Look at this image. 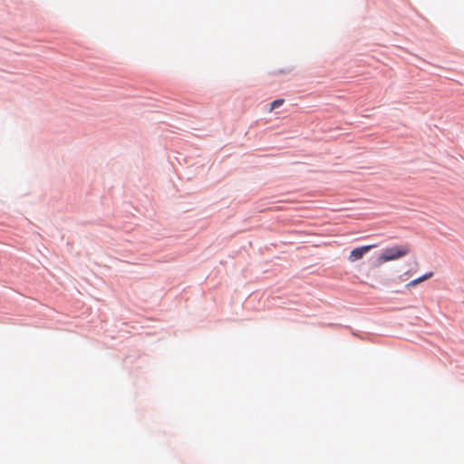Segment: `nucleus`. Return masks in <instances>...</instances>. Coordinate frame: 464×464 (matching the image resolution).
<instances>
[{"label":"nucleus","mask_w":464,"mask_h":464,"mask_svg":"<svg viewBox=\"0 0 464 464\" xmlns=\"http://www.w3.org/2000/svg\"><path fill=\"white\" fill-rule=\"evenodd\" d=\"M284 99H277V100H275L272 103H271V107H270V111H273L275 110L276 108L281 106L283 103H284Z\"/></svg>","instance_id":"obj_4"},{"label":"nucleus","mask_w":464,"mask_h":464,"mask_svg":"<svg viewBox=\"0 0 464 464\" xmlns=\"http://www.w3.org/2000/svg\"><path fill=\"white\" fill-rule=\"evenodd\" d=\"M433 276V272H429V273H426L425 275L414 279V283H416V285L432 277Z\"/></svg>","instance_id":"obj_3"},{"label":"nucleus","mask_w":464,"mask_h":464,"mask_svg":"<svg viewBox=\"0 0 464 464\" xmlns=\"http://www.w3.org/2000/svg\"><path fill=\"white\" fill-rule=\"evenodd\" d=\"M415 285H416V283H414V280H412L406 285V287L410 288V287H413Z\"/></svg>","instance_id":"obj_5"},{"label":"nucleus","mask_w":464,"mask_h":464,"mask_svg":"<svg viewBox=\"0 0 464 464\" xmlns=\"http://www.w3.org/2000/svg\"><path fill=\"white\" fill-rule=\"evenodd\" d=\"M373 247H375V246L369 245V246H362L353 248L349 254V256H348L349 262L353 263L358 260H361Z\"/></svg>","instance_id":"obj_2"},{"label":"nucleus","mask_w":464,"mask_h":464,"mask_svg":"<svg viewBox=\"0 0 464 464\" xmlns=\"http://www.w3.org/2000/svg\"><path fill=\"white\" fill-rule=\"evenodd\" d=\"M411 252V248L407 245H397L392 247L386 248L378 256L377 262L379 265L389 261L398 260L406 256Z\"/></svg>","instance_id":"obj_1"}]
</instances>
